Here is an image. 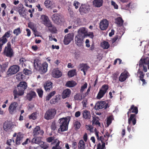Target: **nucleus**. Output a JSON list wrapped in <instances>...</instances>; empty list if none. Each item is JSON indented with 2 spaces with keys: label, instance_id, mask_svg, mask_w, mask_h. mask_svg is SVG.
I'll use <instances>...</instances> for the list:
<instances>
[{
  "label": "nucleus",
  "instance_id": "49",
  "mask_svg": "<svg viewBox=\"0 0 149 149\" xmlns=\"http://www.w3.org/2000/svg\"><path fill=\"white\" fill-rule=\"evenodd\" d=\"M36 92L40 97L41 98L42 97L43 92L41 88L37 89L36 90Z\"/></svg>",
  "mask_w": 149,
  "mask_h": 149
},
{
  "label": "nucleus",
  "instance_id": "22",
  "mask_svg": "<svg viewBox=\"0 0 149 149\" xmlns=\"http://www.w3.org/2000/svg\"><path fill=\"white\" fill-rule=\"evenodd\" d=\"M52 76L56 78H58L61 77L62 75L61 72L59 70L58 68L54 69L52 72Z\"/></svg>",
  "mask_w": 149,
  "mask_h": 149
},
{
  "label": "nucleus",
  "instance_id": "55",
  "mask_svg": "<svg viewBox=\"0 0 149 149\" xmlns=\"http://www.w3.org/2000/svg\"><path fill=\"white\" fill-rule=\"evenodd\" d=\"M87 86V84L85 82L84 84L81 87L80 90V92L81 93H83L85 89L86 88Z\"/></svg>",
  "mask_w": 149,
  "mask_h": 149
},
{
  "label": "nucleus",
  "instance_id": "64",
  "mask_svg": "<svg viewBox=\"0 0 149 149\" xmlns=\"http://www.w3.org/2000/svg\"><path fill=\"white\" fill-rule=\"evenodd\" d=\"M77 143L75 141H73L72 142V148L73 149H75L77 148Z\"/></svg>",
  "mask_w": 149,
  "mask_h": 149
},
{
  "label": "nucleus",
  "instance_id": "36",
  "mask_svg": "<svg viewBox=\"0 0 149 149\" xmlns=\"http://www.w3.org/2000/svg\"><path fill=\"white\" fill-rule=\"evenodd\" d=\"M78 149H85V144L83 140H80L78 143Z\"/></svg>",
  "mask_w": 149,
  "mask_h": 149
},
{
  "label": "nucleus",
  "instance_id": "52",
  "mask_svg": "<svg viewBox=\"0 0 149 149\" xmlns=\"http://www.w3.org/2000/svg\"><path fill=\"white\" fill-rule=\"evenodd\" d=\"M41 19L42 20V23L45 22L49 19L48 17L46 15H42L41 16Z\"/></svg>",
  "mask_w": 149,
  "mask_h": 149
},
{
  "label": "nucleus",
  "instance_id": "25",
  "mask_svg": "<svg viewBox=\"0 0 149 149\" xmlns=\"http://www.w3.org/2000/svg\"><path fill=\"white\" fill-rule=\"evenodd\" d=\"M52 83L50 81H47L44 84V87L46 91L49 92L52 88Z\"/></svg>",
  "mask_w": 149,
  "mask_h": 149
},
{
  "label": "nucleus",
  "instance_id": "54",
  "mask_svg": "<svg viewBox=\"0 0 149 149\" xmlns=\"http://www.w3.org/2000/svg\"><path fill=\"white\" fill-rule=\"evenodd\" d=\"M36 113L34 112L31 115L29 116V118L30 119H32L33 120H35L37 118Z\"/></svg>",
  "mask_w": 149,
  "mask_h": 149
},
{
  "label": "nucleus",
  "instance_id": "10",
  "mask_svg": "<svg viewBox=\"0 0 149 149\" xmlns=\"http://www.w3.org/2000/svg\"><path fill=\"white\" fill-rule=\"evenodd\" d=\"M52 20L55 23L59 24L60 22L63 21V16L59 13H55L52 16Z\"/></svg>",
  "mask_w": 149,
  "mask_h": 149
},
{
  "label": "nucleus",
  "instance_id": "45",
  "mask_svg": "<svg viewBox=\"0 0 149 149\" xmlns=\"http://www.w3.org/2000/svg\"><path fill=\"white\" fill-rule=\"evenodd\" d=\"M39 145L41 148L44 149H46L49 147L48 144L42 141L41 142Z\"/></svg>",
  "mask_w": 149,
  "mask_h": 149
},
{
  "label": "nucleus",
  "instance_id": "39",
  "mask_svg": "<svg viewBox=\"0 0 149 149\" xmlns=\"http://www.w3.org/2000/svg\"><path fill=\"white\" fill-rule=\"evenodd\" d=\"M116 23L119 26H121L123 25V21L120 17H118L116 19Z\"/></svg>",
  "mask_w": 149,
  "mask_h": 149
},
{
  "label": "nucleus",
  "instance_id": "33",
  "mask_svg": "<svg viewBox=\"0 0 149 149\" xmlns=\"http://www.w3.org/2000/svg\"><path fill=\"white\" fill-rule=\"evenodd\" d=\"M12 127L11 123L8 121L5 122L3 125V128L6 131L10 129Z\"/></svg>",
  "mask_w": 149,
  "mask_h": 149
},
{
  "label": "nucleus",
  "instance_id": "15",
  "mask_svg": "<svg viewBox=\"0 0 149 149\" xmlns=\"http://www.w3.org/2000/svg\"><path fill=\"white\" fill-rule=\"evenodd\" d=\"M44 133V131L40 130V127L39 126H36L34 129L33 132V136L34 137L39 135H42Z\"/></svg>",
  "mask_w": 149,
  "mask_h": 149
},
{
  "label": "nucleus",
  "instance_id": "14",
  "mask_svg": "<svg viewBox=\"0 0 149 149\" xmlns=\"http://www.w3.org/2000/svg\"><path fill=\"white\" fill-rule=\"evenodd\" d=\"M109 25V22L106 19L102 20L99 24V27L100 29L102 30H106Z\"/></svg>",
  "mask_w": 149,
  "mask_h": 149
},
{
  "label": "nucleus",
  "instance_id": "31",
  "mask_svg": "<svg viewBox=\"0 0 149 149\" xmlns=\"http://www.w3.org/2000/svg\"><path fill=\"white\" fill-rule=\"evenodd\" d=\"M10 31H9L6 33L1 38L2 42L3 43H6L7 42L8 40L6 38V37L8 38L10 37Z\"/></svg>",
  "mask_w": 149,
  "mask_h": 149
},
{
  "label": "nucleus",
  "instance_id": "40",
  "mask_svg": "<svg viewBox=\"0 0 149 149\" xmlns=\"http://www.w3.org/2000/svg\"><path fill=\"white\" fill-rule=\"evenodd\" d=\"M74 126L76 130L79 129L81 126V124L80 122L78 120L76 121L74 123Z\"/></svg>",
  "mask_w": 149,
  "mask_h": 149
},
{
  "label": "nucleus",
  "instance_id": "37",
  "mask_svg": "<svg viewBox=\"0 0 149 149\" xmlns=\"http://www.w3.org/2000/svg\"><path fill=\"white\" fill-rule=\"evenodd\" d=\"M77 84L75 81H69L67 82L65 86L68 87H72L75 86Z\"/></svg>",
  "mask_w": 149,
  "mask_h": 149
},
{
  "label": "nucleus",
  "instance_id": "21",
  "mask_svg": "<svg viewBox=\"0 0 149 149\" xmlns=\"http://www.w3.org/2000/svg\"><path fill=\"white\" fill-rule=\"evenodd\" d=\"M90 8L89 7L85 5H82L80 7L79 11L81 14L86 13L88 12Z\"/></svg>",
  "mask_w": 149,
  "mask_h": 149
},
{
  "label": "nucleus",
  "instance_id": "9",
  "mask_svg": "<svg viewBox=\"0 0 149 149\" xmlns=\"http://www.w3.org/2000/svg\"><path fill=\"white\" fill-rule=\"evenodd\" d=\"M85 37L80 35H77L75 37V44L79 47L83 46Z\"/></svg>",
  "mask_w": 149,
  "mask_h": 149
},
{
  "label": "nucleus",
  "instance_id": "24",
  "mask_svg": "<svg viewBox=\"0 0 149 149\" xmlns=\"http://www.w3.org/2000/svg\"><path fill=\"white\" fill-rule=\"evenodd\" d=\"M82 118L85 120H88L91 118V115L90 111L87 110H84L82 111Z\"/></svg>",
  "mask_w": 149,
  "mask_h": 149
},
{
  "label": "nucleus",
  "instance_id": "29",
  "mask_svg": "<svg viewBox=\"0 0 149 149\" xmlns=\"http://www.w3.org/2000/svg\"><path fill=\"white\" fill-rule=\"evenodd\" d=\"M103 0H94L93 1V5L96 7L99 8L102 6Z\"/></svg>",
  "mask_w": 149,
  "mask_h": 149
},
{
  "label": "nucleus",
  "instance_id": "17",
  "mask_svg": "<svg viewBox=\"0 0 149 149\" xmlns=\"http://www.w3.org/2000/svg\"><path fill=\"white\" fill-rule=\"evenodd\" d=\"M48 64L46 62L43 63L40 66L39 69L37 70L39 71L41 74L45 73L47 70Z\"/></svg>",
  "mask_w": 149,
  "mask_h": 149
},
{
  "label": "nucleus",
  "instance_id": "61",
  "mask_svg": "<svg viewBox=\"0 0 149 149\" xmlns=\"http://www.w3.org/2000/svg\"><path fill=\"white\" fill-rule=\"evenodd\" d=\"M51 128L52 130L53 131H55L56 130L57 131V130H56V125L55 123H53L51 126Z\"/></svg>",
  "mask_w": 149,
  "mask_h": 149
},
{
  "label": "nucleus",
  "instance_id": "11",
  "mask_svg": "<svg viewBox=\"0 0 149 149\" xmlns=\"http://www.w3.org/2000/svg\"><path fill=\"white\" fill-rule=\"evenodd\" d=\"M74 36L73 33H69L64 37L63 43L65 45H68L73 40Z\"/></svg>",
  "mask_w": 149,
  "mask_h": 149
},
{
  "label": "nucleus",
  "instance_id": "20",
  "mask_svg": "<svg viewBox=\"0 0 149 149\" xmlns=\"http://www.w3.org/2000/svg\"><path fill=\"white\" fill-rule=\"evenodd\" d=\"M44 4L47 8L52 9L55 7V3L53 1L46 0L45 1Z\"/></svg>",
  "mask_w": 149,
  "mask_h": 149
},
{
  "label": "nucleus",
  "instance_id": "42",
  "mask_svg": "<svg viewBox=\"0 0 149 149\" xmlns=\"http://www.w3.org/2000/svg\"><path fill=\"white\" fill-rule=\"evenodd\" d=\"M101 46L104 49H107L109 47L110 45H109L108 42L104 41L101 43Z\"/></svg>",
  "mask_w": 149,
  "mask_h": 149
},
{
  "label": "nucleus",
  "instance_id": "58",
  "mask_svg": "<svg viewBox=\"0 0 149 149\" xmlns=\"http://www.w3.org/2000/svg\"><path fill=\"white\" fill-rule=\"evenodd\" d=\"M99 147V149H104L105 147V143L104 142L102 143V145L100 143L98 144L97 146V148Z\"/></svg>",
  "mask_w": 149,
  "mask_h": 149
},
{
  "label": "nucleus",
  "instance_id": "47",
  "mask_svg": "<svg viewBox=\"0 0 149 149\" xmlns=\"http://www.w3.org/2000/svg\"><path fill=\"white\" fill-rule=\"evenodd\" d=\"M1 68H0V71L1 70L2 72H5L6 69L8 67V65L6 64L5 63L1 65H0Z\"/></svg>",
  "mask_w": 149,
  "mask_h": 149
},
{
  "label": "nucleus",
  "instance_id": "41",
  "mask_svg": "<svg viewBox=\"0 0 149 149\" xmlns=\"http://www.w3.org/2000/svg\"><path fill=\"white\" fill-rule=\"evenodd\" d=\"M76 71L75 69H73L68 71V74L69 77H72L74 76L76 74Z\"/></svg>",
  "mask_w": 149,
  "mask_h": 149
},
{
  "label": "nucleus",
  "instance_id": "46",
  "mask_svg": "<svg viewBox=\"0 0 149 149\" xmlns=\"http://www.w3.org/2000/svg\"><path fill=\"white\" fill-rule=\"evenodd\" d=\"M132 4V2H130L127 4H124L123 5V7L124 9L128 10L130 8H132V7H131L132 6L131 5Z\"/></svg>",
  "mask_w": 149,
  "mask_h": 149
},
{
  "label": "nucleus",
  "instance_id": "62",
  "mask_svg": "<svg viewBox=\"0 0 149 149\" xmlns=\"http://www.w3.org/2000/svg\"><path fill=\"white\" fill-rule=\"evenodd\" d=\"M111 4L112 6H113V7L115 9H118V6L115 2L112 1H111Z\"/></svg>",
  "mask_w": 149,
  "mask_h": 149
},
{
  "label": "nucleus",
  "instance_id": "1",
  "mask_svg": "<svg viewBox=\"0 0 149 149\" xmlns=\"http://www.w3.org/2000/svg\"><path fill=\"white\" fill-rule=\"evenodd\" d=\"M27 87V84L25 81L20 82L17 85L18 91L16 89H14L13 94L14 95V99L17 97V96H22L24 95V91Z\"/></svg>",
  "mask_w": 149,
  "mask_h": 149
},
{
  "label": "nucleus",
  "instance_id": "6",
  "mask_svg": "<svg viewBox=\"0 0 149 149\" xmlns=\"http://www.w3.org/2000/svg\"><path fill=\"white\" fill-rule=\"evenodd\" d=\"M109 88V85L107 84L102 85L98 93L97 96V98L100 99L107 92Z\"/></svg>",
  "mask_w": 149,
  "mask_h": 149
},
{
  "label": "nucleus",
  "instance_id": "59",
  "mask_svg": "<svg viewBox=\"0 0 149 149\" xmlns=\"http://www.w3.org/2000/svg\"><path fill=\"white\" fill-rule=\"evenodd\" d=\"M25 61L26 60L24 58H21L19 59V64L22 66H23L24 65L25 66V64L24 63V62H25Z\"/></svg>",
  "mask_w": 149,
  "mask_h": 149
},
{
  "label": "nucleus",
  "instance_id": "7",
  "mask_svg": "<svg viewBox=\"0 0 149 149\" xmlns=\"http://www.w3.org/2000/svg\"><path fill=\"white\" fill-rule=\"evenodd\" d=\"M56 113L55 109H51L47 111L44 116V118L47 120L51 119L54 118Z\"/></svg>",
  "mask_w": 149,
  "mask_h": 149
},
{
  "label": "nucleus",
  "instance_id": "43",
  "mask_svg": "<svg viewBox=\"0 0 149 149\" xmlns=\"http://www.w3.org/2000/svg\"><path fill=\"white\" fill-rule=\"evenodd\" d=\"M22 31V30L20 27H18L16 29L14 30L13 33L17 36L20 34Z\"/></svg>",
  "mask_w": 149,
  "mask_h": 149
},
{
  "label": "nucleus",
  "instance_id": "8",
  "mask_svg": "<svg viewBox=\"0 0 149 149\" xmlns=\"http://www.w3.org/2000/svg\"><path fill=\"white\" fill-rule=\"evenodd\" d=\"M54 136H50L46 139V141L48 143H50L54 141L52 144L56 143L55 146L52 147V149H62L61 147L59 146L60 141L57 139H54Z\"/></svg>",
  "mask_w": 149,
  "mask_h": 149
},
{
  "label": "nucleus",
  "instance_id": "16",
  "mask_svg": "<svg viewBox=\"0 0 149 149\" xmlns=\"http://www.w3.org/2000/svg\"><path fill=\"white\" fill-rule=\"evenodd\" d=\"M136 122V114H131L128 119V123L129 125H134Z\"/></svg>",
  "mask_w": 149,
  "mask_h": 149
},
{
  "label": "nucleus",
  "instance_id": "53",
  "mask_svg": "<svg viewBox=\"0 0 149 149\" xmlns=\"http://www.w3.org/2000/svg\"><path fill=\"white\" fill-rule=\"evenodd\" d=\"M23 72L25 75H29L32 73V71L30 70L25 68L23 70Z\"/></svg>",
  "mask_w": 149,
  "mask_h": 149
},
{
  "label": "nucleus",
  "instance_id": "60",
  "mask_svg": "<svg viewBox=\"0 0 149 149\" xmlns=\"http://www.w3.org/2000/svg\"><path fill=\"white\" fill-rule=\"evenodd\" d=\"M119 74L118 72H116L113 74V80H116L118 79Z\"/></svg>",
  "mask_w": 149,
  "mask_h": 149
},
{
  "label": "nucleus",
  "instance_id": "27",
  "mask_svg": "<svg viewBox=\"0 0 149 149\" xmlns=\"http://www.w3.org/2000/svg\"><path fill=\"white\" fill-rule=\"evenodd\" d=\"M36 95V93L34 91H31L27 93L26 97L28 100L31 101L33 98L35 97Z\"/></svg>",
  "mask_w": 149,
  "mask_h": 149
},
{
  "label": "nucleus",
  "instance_id": "51",
  "mask_svg": "<svg viewBox=\"0 0 149 149\" xmlns=\"http://www.w3.org/2000/svg\"><path fill=\"white\" fill-rule=\"evenodd\" d=\"M112 118V116H110L107 118L106 123L108 126H109L111 123Z\"/></svg>",
  "mask_w": 149,
  "mask_h": 149
},
{
  "label": "nucleus",
  "instance_id": "38",
  "mask_svg": "<svg viewBox=\"0 0 149 149\" xmlns=\"http://www.w3.org/2000/svg\"><path fill=\"white\" fill-rule=\"evenodd\" d=\"M79 66L80 68H81V71H87L89 68V67L86 64H80Z\"/></svg>",
  "mask_w": 149,
  "mask_h": 149
},
{
  "label": "nucleus",
  "instance_id": "4",
  "mask_svg": "<svg viewBox=\"0 0 149 149\" xmlns=\"http://www.w3.org/2000/svg\"><path fill=\"white\" fill-rule=\"evenodd\" d=\"M3 54L4 55L8 57L11 58L13 56V50L11 47V44L10 42H8L7 43V46L5 47L3 50Z\"/></svg>",
  "mask_w": 149,
  "mask_h": 149
},
{
  "label": "nucleus",
  "instance_id": "23",
  "mask_svg": "<svg viewBox=\"0 0 149 149\" xmlns=\"http://www.w3.org/2000/svg\"><path fill=\"white\" fill-rule=\"evenodd\" d=\"M128 74L127 71L122 72L119 77V80L121 82L125 81L128 77Z\"/></svg>",
  "mask_w": 149,
  "mask_h": 149
},
{
  "label": "nucleus",
  "instance_id": "19",
  "mask_svg": "<svg viewBox=\"0 0 149 149\" xmlns=\"http://www.w3.org/2000/svg\"><path fill=\"white\" fill-rule=\"evenodd\" d=\"M138 107L135 106L134 105L132 104L131 106L130 109L127 113V114L129 116V114L131 113H134L133 114H136V115L138 113Z\"/></svg>",
  "mask_w": 149,
  "mask_h": 149
},
{
  "label": "nucleus",
  "instance_id": "13",
  "mask_svg": "<svg viewBox=\"0 0 149 149\" xmlns=\"http://www.w3.org/2000/svg\"><path fill=\"white\" fill-rule=\"evenodd\" d=\"M107 105L108 104H106L104 101H101L97 102L94 108L96 110L102 109L103 108L105 109L107 108Z\"/></svg>",
  "mask_w": 149,
  "mask_h": 149
},
{
  "label": "nucleus",
  "instance_id": "12",
  "mask_svg": "<svg viewBox=\"0 0 149 149\" xmlns=\"http://www.w3.org/2000/svg\"><path fill=\"white\" fill-rule=\"evenodd\" d=\"M18 106L17 102H14L12 103L10 105L8 110L9 113L11 114H13L17 112V109Z\"/></svg>",
  "mask_w": 149,
  "mask_h": 149
},
{
  "label": "nucleus",
  "instance_id": "57",
  "mask_svg": "<svg viewBox=\"0 0 149 149\" xmlns=\"http://www.w3.org/2000/svg\"><path fill=\"white\" fill-rule=\"evenodd\" d=\"M138 74L139 75V77L140 79L144 78V74L142 71L140 70V69H139V70L138 71Z\"/></svg>",
  "mask_w": 149,
  "mask_h": 149
},
{
  "label": "nucleus",
  "instance_id": "32",
  "mask_svg": "<svg viewBox=\"0 0 149 149\" xmlns=\"http://www.w3.org/2000/svg\"><path fill=\"white\" fill-rule=\"evenodd\" d=\"M42 64L41 63V61L38 58H36L34 60V65L36 69H39L40 66Z\"/></svg>",
  "mask_w": 149,
  "mask_h": 149
},
{
  "label": "nucleus",
  "instance_id": "5",
  "mask_svg": "<svg viewBox=\"0 0 149 149\" xmlns=\"http://www.w3.org/2000/svg\"><path fill=\"white\" fill-rule=\"evenodd\" d=\"M19 70V66L17 65H14L10 66L6 72L7 77H10L16 74Z\"/></svg>",
  "mask_w": 149,
  "mask_h": 149
},
{
  "label": "nucleus",
  "instance_id": "26",
  "mask_svg": "<svg viewBox=\"0 0 149 149\" xmlns=\"http://www.w3.org/2000/svg\"><path fill=\"white\" fill-rule=\"evenodd\" d=\"M23 138V134L21 132L17 133L16 139L15 140V143L16 145H19L22 142Z\"/></svg>",
  "mask_w": 149,
  "mask_h": 149
},
{
  "label": "nucleus",
  "instance_id": "56",
  "mask_svg": "<svg viewBox=\"0 0 149 149\" xmlns=\"http://www.w3.org/2000/svg\"><path fill=\"white\" fill-rule=\"evenodd\" d=\"M43 24L48 27L51 26L52 24V22L49 19L45 22L43 23Z\"/></svg>",
  "mask_w": 149,
  "mask_h": 149
},
{
  "label": "nucleus",
  "instance_id": "34",
  "mask_svg": "<svg viewBox=\"0 0 149 149\" xmlns=\"http://www.w3.org/2000/svg\"><path fill=\"white\" fill-rule=\"evenodd\" d=\"M41 138L40 137H37L36 136L32 139L31 141L33 143L38 144L39 145L40 144L41 142H42Z\"/></svg>",
  "mask_w": 149,
  "mask_h": 149
},
{
  "label": "nucleus",
  "instance_id": "48",
  "mask_svg": "<svg viewBox=\"0 0 149 149\" xmlns=\"http://www.w3.org/2000/svg\"><path fill=\"white\" fill-rule=\"evenodd\" d=\"M58 97H59L58 95H56L54 98H53L50 101V103L51 104H55L56 103H57L58 98Z\"/></svg>",
  "mask_w": 149,
  "mask_h": 149
},
{
  "label": "nucleus",
  "instance_id": "50",
  "mask_svg": "<svg viewBox=\"0 0 149 149\" xmlns=\"http://www.w3.org/2000/svg\"><path fill=\"white\" fill-rule=\"evenodd\" d=\"M16 76L17 78L19 81L22 80L24 77V76L21 72L18 73Z\"/></svg>",
  "mask_w": 149,
  "mask_h": 149
},
{
  "label": "nucleus",
  "instance_id": "44",
  "mask_svg": "<svg viewBox=\"0 0 149 149\" xmlns=\"http://www.w3.org/2000/svg\"><path fill=\"white\" fill-rule=\"evenodd\" d=\"M49 31L52 33H56L57 30L55 27L52 24V25L50 27H49Z\"/></svg>",
  "mask_w": 149,
  "mask_h": 149
},
{
  "label": "nucleus",
  "instance_id": "63",
  "mask_svg": "<svg viewBox=\"0 0 149 149\" xmlns=\"http://www.w3.org/2000/svg\"><path fill=\"white\" fill-rule=\"evenodd\" d=\"M80 5V3L78 1H74L73 3V6L75 7V9H77L79 7V6Z\"/></svg>",
  "mask_w": 149,
  "mask_h": 149
},
{
  "label": "nucleus",
  "instance_id": "28",
  "mask_svg": "<svg viewBox=\"0 0 149 149\" xmlns=\"http://www.w3.org/2000/svg\"><path fill=\"white\" fill-rule=\"evenodd\" d=\"M87 34V31L85 28H80L78 30L77 35H81L85 38Z\"/></svg>",
  "mask_w": 149,
  "mask_h": 149
},
{
  "label": "nucleus",
  "instance_id": "30",
  "mask_svg": "<svg viewBox=\"0 0 149 149\" xmlns=\"http://www.w3.org/2000/svg\"><path fill=\"white\" fill-rule=\"evenodd\" d=\"M71 93V91L69 89H66L64 90L62 94V97L63 99L69 97Z\"/></svg>",
  "mask_w": 149,
  "mask_h": 149
},
{
  "label": "nucleus",
  "instance_id": "3",
  "mask_svg": "<svg viewBox=\"0 0 149 149\" xmlns=\"http://www.w3.org/2000/svg\"><path fill=\"white\" fill-rule=\"evenodd\" d=\"M147 65L148 69L149 70V58L145 57L143 56L139 61V66L140 68L143 67V70L145 72L147 71Z\"/></svg>",
  "mask_w": 149,
  "mask_h": 149
},
{
  "label": "nucleus",
  "instance_id": "18",
  "mask_svg": "<svg viewBox=\"0 0 149 149\" xmlns=\"http://www.w3.org/2000/svg\"><path fill=\"white\" fill-rule=\"evenodd\" d=\"M19 8L18 10V12L19 13L21 17H26V9L24 8L22 4H19Z\"/></svg>",
  "mask_w": 149,
  "mask_h": 149
},
{
  "label": "nucleus",
  "instance_id": "35",
  "mask_svg": "<svg viewBox=\"0 0 149 149\" xmlns=\"http://www.w3.org/2000/svg\"><path fill=\"white\" fill-rule=\"evenodd\" d=\"M99 118L98 116L93 117L92 120V125H98L99 126H100V123L99 121Z\"/></svg>",
  "mask_w": 149,
  "mask_h": 149
},
{
  "label": "nucleus",
  "instance_id": "2",
  "mask_svg": "<svg viewBox=\"0 0 149 149\" xmlns=\"http://www.w3.org/2000/svg\"><path fill=\"white\" fill-rule=\"evenodd\" d=\"M70 120V117L60 118L59 119L60 127L58 129L59 132H64L67 130L68 128V125Z\"/></svg>",
  "mask_w": 149,
  "mask_h": 149
}]
</instances>
